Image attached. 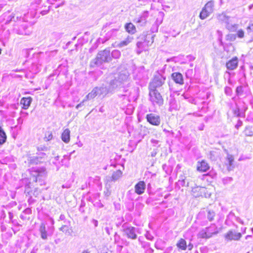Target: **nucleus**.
Listing matches in <instances>:
<instances>
[{
	"label": "nucleus",
	"mask_w": 253,
	"mask_h": 253,
	"mask_svg": "<svg viewBox=\"0 0 253 253\" xmlns=\"http://www.w3.org/2000/svg\"><path fill=\"white\" fill-rule=\"evenodd\" d=\"M111 60L110 51L108 49H105L99 52L95 59L90 62V66L92 67L95 66H99L103 63L109 62Z\"/></svg>",
	"instance_id": "1"
},
{
	"label": "nucleus",
	"mask_w": 253,
	"mask_h": 253,
	"mask_svg": "<svg viewBox=\"0 0 253 253\" xmlns=\"http://www.w3.org/2000/svg\"><path fill=\"white\" fill-rule=\"evenodd\" d=\"M129 74L127 71H123L117 75L115 79L110 82V85L113 89L121 87L128 81Z\"/></svg>",
	"instance_id": "2"
},
{
	"label": "nucleus",
	"mask_w": 253,
	"mask_h": 253,
	"mask_svg": "<svg viewBox=\"0 0 253 253\" xmlns=\"http://www.w3.org/2000/svg\"><path fill=\"white\" fill-rule=\"evenodd\" d=\"M218 232L216 226L214 224H211L210 226L201 230L197 236L199 238L209 239Z\"/></svg>",
	"instance_id": "3"
},
{
	"label": "nucleus",
	"mask_w": 253,
	"mask_h": 253,
	"mask_svg": "<svg viewBox=\"0 0 253 253\" xmlns=\"http://www.w3.org/2000/svg\"><path fill=\"white\" fill-rule=\"evenodd\" d=\"M149 100L153 105L161 106L164 100L161 94L156 89H149Z\"/></svg>",
	"instance_id": "4"
},
{
	"label": "nucleus",
	"mask_w": 253,
	"mask_h": 253,
	"mask_svg": "<svg viewBox=\"0 0 253 253\" xmlns=\"http://www.w3.org/2000/svg\"><path fill=\"white\" fill-rule=\"evenodd\" d=\"M165 80L166 78L161 75L155 76L150 84L149 89H156V88L161 86L164 84Z\"/></svg>",
	"instance_id": "5"
},
{
	"label": "nucleus",
	"mask_w": 253,
	"mask_h": 253,
	"mask_svg": "<svg viewBox=\"0 0 253 253\" xmlns=\"http://www.w3.org/2000/svg\"><path fill=\"white\" fill-rule=\"evenodd\" d=\"M241 237V233L235 231H229L224 235L225 240L227 242L232 240H239Z\"/></svg>",
	"instance_id": "6"
},
{
	"label": "nucleus",
	"mask_w": 253,
	"mask_h": 253,
	"mask_svg": "<svg viewBox=\"0 0 253 253\" xmlns=\"http://www.w3.org/2000/svg\"><path fill=\"white\" fill-rule=\"evenodd\" d=\"M146 118L147 122L152 125L158 126L160 124V117L156 114L153 113L147 114Z\"/></svg>",
	"instance_id": "7"
},
{
	"label": "nucleus",
	"mask_w": 253,
	"mask_h": 253,
	"mask_svg": "<svg viewBox=\"0 0 253 253\" xmlns=\"http://www.w3.org/2000/svg\"><path fill=\"white\" fill-rule=\"evenodd\" d=\"M39 232L40 233L41 238L44 240L47 239L48 236H50L53 234V230L51 232H48L45 227L44 223H42L39 228Z\"/></svg>",
	"instance_id": "8"
},
{
	"label": "nucleus",
	"mask_w": 253,
	"mask_h": 253,
	"mask_svg": "<svg viewBox=\"0 0 253 253\" xmlns=\"http://www.w3.org/2000/svg\"><path fill=\"white\" fill-rule=\"evenodd\" d=\"M177 247L181 250L185 251L187 248L190 251L193 248V244L189 242L188 245H187L186 241L182 238L180 239L176 243Z\"/></svg>",
	"instance_id": "9"
},
{
	"label": "nucleus",
	"mask_w": 253,
	"mask_h": 253,
	"mask_svg": "<svg viewBox=\"0 0 253 253\" xmlns=\"http://www.w3.org/2000/svg\"><path fill=\"white\" fill-rule=\"evenodd\" d=\"M136 229L132 226H129L124 228V232L128 238L135 239L137 238L136 234Z\"/></svg>",
	"instance_id": "10"
},
{
	"label": "nucleus",
	"mask_w": 253,
	"mask_h": 253,
	"mask_svg": "<svg viewBox=\"0 0 253 253\" xmlns=\"http://www.w3.org/2000/svg\"><path fill=\"white\" fill-rule=\"evenodd\" d=\"M206 188L204 187L196 186L192 190L193 195L195 197L205 196Z\"/></svg>",
	"instance_id": "11"
},
{
	"label": "nucleus",
	"mask_w": 253,
	"mask_h": 253,
	"mask_svg": "<svg viewBox=\"0 0 253 253\" xmlns=\"http://www.w3.org/2000/svg\"><path fill=\"white\" fill-rule=\"evenodd\" d=\"M145 187V182L143 181H140L135 185V192L138 195H141L144 192Z\"/></svg>",
	"instance_id": "12"
},
{
	"label": "nucleus",
	"mask_w": 253,
	"mask_h": 253,
	"mask_svg": "<svg viewBox=\"0 0 253 253\" xmlns=\"http://www.w3.org/2000/svg\"><path fill=\"white\" fill-rule=\"evenodd\" d=\"M238 59L237 57H234L226 63V66L229 70H234L238 66Z\"/></svg>",
	"instance_id": "13"
},
{
	"label": "nucleus",
	"mask_w": 253,
	"mask_h": 253,
	"mask_svg": "<svg viewBox=\"0 0 253 253\" xmlns=\"http://www.w3.org/2000/svg\"><path fill=\"white\" fill-rule=\"evenodd\" d=\"M34 175L36 177V181L40 177H44L46 175V169L44 168H37L35 169Z\"/></svg>",
	"instance_id": "14"
},
{
	"label": "nucleus",
	"mask_w": 253,
	"mask_h": 253,
	"mask_svg": "<svg viewBox=\"0 0 253 253\" xmlns=\"http://www.w3.org/2000/svg\"><path fill=\"white\" fill-rule=\"evenodd\" d=\"M224 165L228 170H230L234 168V158L231 155H228L225 158Z\"/></svg>",
	"instance_id": "15"
},
{
	"label": "nucleus",
	"mask_w": 253,
	"mask_h": 253,
	"mask_svg": "<svg viewBox=\"0 0 253 253\" xmlns=\"http://www.w3.org/2000/svg\"><path fill=\"white\" fill-rule=\"evenodd\" d=\"M154 35L149 34L142 35V39L144 40V43L146 46H149L154 42Z\"/></svg>",
	"instance_id": "16"
},
{
	"label": "nucleus",
	"mask_w": 253,
	"mask_h": 253,
	"mask_svg": "<svg viewBox=\"0 0 253 253\" xmlns=\"http://www.w3.org/2000/svg\"><path fill=\"white\" fill-rule=\"evenodd\" d=\"M149 16V12L148 11H144L141 16L138 18L136 22L139 23L141 26L145 25L147 22V19Z\"/></svg>",
	"instance_id": "17"
},
{
	"label": "nucleus",
	"mask_w": 253,
	"mask_h": 253,
	"mask_svg": "<svg viewBox=\"0 0 253 253\" xmlns=\"http://www.w3.org/2000/svg\"><path fill=\"white\" fill-rule=\"evenodd\" d=\"M171 77L175 83L181 85L183 84V78L181 74L177 72L173 73L171 75Z\"/></svg>",
	"instance_id": "18"
},
{
	"label": "nucleus",
	"mask_w": 253,
	"mask_h": 253,
	"mask_svg": "<svg viewBox=\"0 0 253 253\" xmlns=\"http://www.w3.org/2000/svg\"><path fill=\"white\" fill-rule=\"evenodd\" d=\"M197 169L199 171L205 172L209 169V166L206 161H202L201 162L198 163Z\"/></svg>",
	"instance_id": "19"
},
{
	"label": "nucleus",
	"mask_w": 253,
	"mask_h": 253,
	"mask_svg": "<svg viewBox=\"0 0 253 253\" xmlns=\"http://www.w3.org/2000/svg\"><path fill=\"white\" fill-rule=\"evenodd\" d=\"M32 101V98L31 97H23L20 101V104L23 105L22 108L27 109L30 106Z\"/></svg>",
	"instance_id": "20"
},
{
	"label": "nucleus",
	"mask_w": 253,
	"mask_h": 253,
	"mask_svg": "<svg viewBox=\"0 0 253 253\" xmlns=\"http://www.w3.org/2000/svg\"><path fill=\"white\" fill-rule=\"evenodd\" d=\"M45 154L43 153H41L39 154L38 156H34L31 157L30 160V162L32 164H38V163L42 162V159Z\"/></svg>",
	"instance_id": "21"
},
{
	"label": "nucleus",
	"mask_w": 253,
	"mask_h": 253,
	"mask_svg": "<svg viewBox=\"0 0 253 253\" xmlns=\"http://www.w3.org/2000/svg\"><path fill=\"white\" fill-rule=\"evenodd\" d=\"M114 89L110 85L109 88H108L106 87H97V91L98 95L105 96L109 92L112 91Z\"/></svg>",
	"instance_id": "22"
},
{
	"label": "nucleus",
	"mask_w": 253,
	"mask_h": 253,
	"mask_svg": "<svg viewBox=\"0 0 253 253\" xmlns=\"http://www.w3.org/2000/svg\"><path fill=\"white\" fill-rule=\"evenodd\" d=\"M132 40V38L128 37L125 40H124L119 43L115 42V45L114 46H115L116 47H119V48L123 47L124 46L127 45L130 42H131Z\"/></svg>",
	"instance_id": "23"
},
{
	"label": "nucleus",
	"mask_w": 253,
	"mask_h": 253,
	"mask_svg": "<svg viewBox=\"0 0 253 253\" xmlns=\"http://www.w3.org/2000/svg\"><path fill=\"white\" fill-rule=\"evenodd\" d=\"M202 213H204L205 215L207 216V218L210 221L212 220L215 216L214 212L213 211L210 210H205L201 211L199 213V215H201Z\"/></svg>",
	"instance_id": "24"
},
{
	"label": "nucleus",
	"mask_w": 253,
	"mask_h": 253,
	"mask_svg": "<svg viewBox=\"0 0 253 253\" xmlns=\"http://www.w3.org/2000/svg\"><path fill=\"white\" fill-rule=\"evenodd\" d=\"M70 131L68 128L65 129L62 133L61 139L63 141L68 143L70 139Z\"/></svg>",
	"instance_id": "25"
},
{
	"label": "nucleus",
	"mask_w": 253,
	"mask_h": 253,
	"mask_svg": "<svg viewBox=\"0 0 253 253\" xmlns=\"http://www.w3.org/2000/svg\"><path fill=\"white\" fill-rule=\"evenodd\" d=\"M97 95H98L97 87L93 88V90L85 96L84 99V101H86L87 100L93 99Z\"/></svg>",
	"instance_id": "26"
},
{
	"label": "nucleus",
	"mask_w": 253,
	"mask_h": 253,
	"mask_svg": "<svg viewBox=\"0 0 253 253\" xmlns=\"http://www.w3.org/2000/svg\"><path fill=\"white\" fill-rule=\"evenodd\" d=\"M125 27L126 30L130 34H133L136 31L135 27L131 23L126 24Z\"/></svg>",
	"instance_id": "27"
},
{
	"label": "nucleus",
	"mask_w": 253,
	"mask_h": 253,
	"mask_svg": "<svg viewBox=\"0 0 253 253\" xmlns=\"http://www.w3.org/2000/svg\"><path fill=\"white\" fill-rule=\"evenodd\" d=\"M214 2L213 1L208 2L203 7L206 9L209 13H212L213 11Z\"/></svg>",
	"instance_id": "28"
},
{
	"label": "nucleus",
	"mask_w": 253,
	"mask_h": 253,
	"mask_svg": "<svg viewBox=\"0 0 253 253\" xmlns=\"http://www.w3.org/2000/svg\"><path fill=\"white\" fill-rule=\"evenodd\" d=\"M122 175V172L120 170H118L113 172L112 176L110 177L112 181H115L119 179Z\"/></svg>",
	"instance_id": "29"
},
{
	"label": "nucleus",
	"mask_w": 253,
	"mask_h": 253,
	"mask_svg": "<svg viewBox=\"0 0 253 253\" xmlns=\"http://www.w3.org/2000/svg\"><path fill=\"white\" fill-rule=\"evenodd\" d=\"M211 14V13H209L206 9L203 8L200 13L199 17L200 19L204 20L207 18Z\"/></svg>",
	"instance_id": "30"
},
{
	"label": "nucleus",
	"mask_w": 253,
	"mask_h": 253,
	"mask_svg": "<svg viewBox=\"0 0 253 253\" xmlns=\"http://www.w3.org/2000/svg\"><path fill=\"white\" fill-rule=\"evenodd\" d=\"M6 139V136L2 129V128L0 126V144H2L4 143Z\"/></svg>",
	"instance_id": "31"
},
{
	"label": "nucleus",
	"mask_w": 253,
	"mask_h": 253,
	"mask_svg": "<svg viewBox=\"0 0 253 253\" xmlns=\"http://www.w3.org/2000/svg\"><path fill=\"white\" fill-rule=\"evenodd\" d=\"M121 26H118L116 28H113L109 31L108 33L110 36L113 37L117 35V32L119 31Z\"/></svg>",
	"instance_id": "32"
},
{
	"label": "nucleus",
	"mask_w": 253,
	"mask_h": 253,
	"mask_svg": "<svg viewBox=\"0 0 253 253\" xmlns=\"http://www.w3.org/2000/svg\"><path fill=\"white\" fill-rule=\"evenodd\" d=\"M222 21L226 24H229L231 22V16L227 15L226 13H224L222 18Z\"/></svg>",
	"instance_id": "33"
},
{
	"label": "nucleus",
	"mask_w": 253,
	"mask_h": 253,
	"mask_svg": "<svg viewBox=\"0 0 253 253\" xmlns=\"http://www.w3.org/2000/svg\"><path fill=\"white\" fill-rule=\"evenodd\" d=\"M112 57L115 59H118L121 56V52L117 49L114 50L111 53Z\"/></svg>",
	"instance_id": "34"
},
{
	"label": "nucleus",
	"mask_w": 253,
	"mask_h": 253,
	"mask_svg": "<svg viewBox=\"0 0 253 253\" xmlns=\"http://www.w3.org/2000/svg\"><path fill=\"white\" fill-rule=\"evenodd\" d=\"M60 230L62 231L63 232L65 233L66 234L69 235L70 232L69 231V228L66 225H63L60 228Z\"/></svg>",
	"instance_id": "35"
},
{
	"label": "nucleus",
	"mask_w": 253,
	"mask_h": 253,
	"mask_svg": "<svg viewBox=\"0 0 253 253\" xmlns=\"http://www.w3.org/2000/svg\"><path fill=\"white\" fill-rule=\"evenodd\" d=\"M244 35H245V32L242 29H240V30H238L237 31V36L239 38H244Z\"/></svg>",
	"instance_id": "36"
},
{
	"label": "nucleus",
	"mask_w": 253,
	"mask_h": 253,
	"mask_svg": "<svg viewBox=\"0 0 253 253\" xmlns=\"http://www.w3.org/2000/svg\"><path fill=\"white\" fill-rule=\"evenodd\" d=\"M58 159H59V156H56L54 158V161H52V163L53 164H54L57 167V169H59L60 166V165H59V162H57V161H58Z\"/></svg>",
	"instance_id": "37"
},
{
	"label": "nucleus",
	"mask_w": 253,
	"mask_h": 253,
	"mask_svg": "<svg viewBox=\"0 0 253 253\" xmlns=\"http://www.w3.org/2000/svg\"><path fill=\"white\" fill-rule=\"evenodd\" d=\"M233 114L235 116L240 117L241 116L242 113L238 108H236L234 110Z\"/></svg>",
	"instance_id": "38"
},
{
	"label": "nucleus",
	"mask_w": 253,
	"mask_h": 253,
	"mask_svg": "<svg viewBox=\"0 0 253 253\" xmlns=\"http://www.w3.org/2000/svg\"><path fill=\"white\" fill-rule=\"evenodd\" d=\"M144 42L139 41L137 42V46L139 48H144Z\"/></svg>",
	"instance_id": "39"
},
{
	"label": "nucleus",
	"mask_w": 253,
	"mask_h": 253,
	"mask_svg": "<svg viewBox=\"0 0 253 253\" xmlns=\"http://www.w3.org/2000/svg\"><path fill=\"white\" fill-rule=\"evenodd\" d=\"M46 140L49 141L52 138V134L51 133H48V136H45Z\"/></svg>",
	"instance_id": "40"
},
{
	"label": "nucleus",
	"mask_w": 253,
	"mask_h": 253,
	"mask_svg": "<svg viewBox=\"0 0 253 253\" xmlns=\"http://www.w3.org/2000/svg\"><path fill=\"white\" fill-rule=\"evenodd\" d=\"M85 101H84V100H83V101L82 102H81L80 103H79V104H78L77 106H76V109H79V108L82 107L83 105H84V102Z\"/></svg>",
	"instance_id": "41"
},
{
	"label": "nucleus",
	"mask_w": 253,
	"mask_h": 253,
	"mask_svg": "<svg viewBox=\"0 0 253 253\" xmlns=\"http://www.w3.org/2000/svg\"><path fill=\"white\" fill-rule=\"evenodd\" d=\"M237 92L238 93H242L243 92V88L242 86H239L237 88Z\"/></svg>",
	"instance_id": "42"
},
{
	"label": "nucleus",
	"mask_w": 253,
	"mask_h": 253,
	"mask_svg": "<svg viewBox=\"0 0 253 253\" xmlns=\"http://www.w3.org/2000/svg\"><path fill=\"white\" fill-rule=\"evenodd\" d=\"M252 27L253 28V24H252L250 25L249 26H248L247 28V29L248 30H251Z\"/></svg>",
	"instance_id": "43"
},
{
	"label": "nucleus",
	"mask_w": 253,
	"mask_h": 253,
	"mask_svg": "<svg viewBox=\"0 0 253 253\" xmlns=\"http://www.w3.org/2000/svg\"><path fill=\"white\" fill-rule=\"evenodd\" d=\"M189 101H190V102H191V103H195L194 102V99H193V98H191V99L189 100Z\"/></svg>",
	"instance_id": "44"
},
{
	"label": "nucleus",
	"mask_w": 253,
	"mask_h": 253,
	"mask_svg": "<svg viewBox=\"0 0 253 253\" xmlns=\"http://www.w3.org/2000/svg\"><path fill=\"white\" fill-rule=\"evenodd\" d=\"M62 187H63V188H70V186H65L64 185H62Z\"/></svg>",
	"instance_id": "45"
},
{
	"label": "nucleus",
	"mask_w": 253,
	"mask_h": 253,
	"mask_svg": "<svg viewBox=\"0 0 253 253\" xmlns=\"http://www.w3.org/2000/svg\"><path fill=\"white\" fill-rule=\"evenodd\" d=\"M64 217V216L63 215H61L60 216V218L61 220L63 219Z\"/></svg>",
	"instance_id": "46"
},
{
	"label": "nucleus",
	"mask_w": 253,
	"mask_h": 253,
	"mask_svg": "<svg viewBox=\"0 0 253 253\" xmlns=\"http://www.w3.org/2000/svg\"><path fill=\"white\" fill-rule=\"evenodd\" d=\"M105 230L106 231V232L109 234V230H108V228H105Z\"/></svg>",
	"instance_id": "47"
},
{
	"label": "nucleus",
	"mask_w": 253,
	"mask_h": 253,
	"mask_svg": "<svg viewBox=\"0 0 253 253\" xmlns=\"http://www.w3.org/2000/svg\"><path fill=\"white\" fill-rule=\"evenodd\" d=\"M82 253H89V252L85 250V251H83Z\"/></svg>",
	"instance_id": "48"
},
{
	"label": "nucleus",
	"mask_w": 253,
	"mask_h": 253,
	"mask_svg": "<svg viewBox=\"0 0 253 253\" xmlns=\"http://www.w3.org/2000/svg\"><path fill=\"white\" fill-rule=\"evenodd\" d=\"M159 14L161 15V16H163V15L164 14V13L163 12H159Z\"/></svg>",
	"instance_id": "49"
},
{
	"label": "nucleus",
	"mask_w": 253,
	"mask_h": 253,
	"mask_svg": "<svg viewBox=\"0 0 253 253\" xmlns=\"http://www.w3.org/2000/svg\"><path fill=\"white\" fill-rule=\"evenodd\" d=\"M164 131H166V132H167V129H164Z\"/></svg>",
	"instance_id": "50"
},
{
	"label": "nucleus",
	"mask_w": 253,
	"mask_h": 253,
	"mask_svg": "<svg viewBox=\"0 0 253 253\" xmlns=\"http://www.w3.org/2000/svg\"><path fill=\"white\" fill-rule=\"evenodd\" d=\"M1 53V49L0 48V54Z\"/></svg>",
	"instance_id": "51"
},
{
	"label": "nucleus",
	"mask_w": 253,
	"mask_h": 253,
	"mask_svg": "<svg viewBox=\"0 0 253 253\" xmlns=\"http://www.w3.org/2000/svg\"><path fill=\"white\" fill-rule=\"evenodd\" d=\"M96 223H95V226H97V221H95Z\"/></svg>",
	"instance_id": "52"
},
{
	"label": "nucleus",
	"mask_w": 253,
	"mask_h": 253,
	"mask_svg": "<svg viewBox=\"0 0 253 253\" xmlns=\"http://www.w3.org/2000/svg\"><path fill=\"white\" fill-rule=\"evenodd\" d=\"M96 223H95V226H97V221H95Z\"/></svg>",
	"instance_id": "53"
},
{
	"label": "nucleus",
	"mask_w": 253,
	"mask_h": 253,
	"mask_svg": "<svg viewBox=\"0 0 253 253\" xmlns=\"http://www.w3.org/2000/svg\"><path fill=\"white\" fill-rule=\"evenodd\" d=\"M241 124H242V123H241V122H240V124L238 125V126H241Z\"/></svg>",
	"instance_id": "54"
},
{
	"label": "nucleus",
	"mask_w": 253,
	"mask_h": 253,
	"mask_svg": "<svg viewBox=\"0 0 253 253\" xmlns=\"http://www.w3.org/2000/svg\"><path fill=\"white\" fill-rule=\"evenodd\" d=\"M189 72H192V70H189Z\"/></svg>",
	"instance_id": "55"
},
{
	"label": "nucleus",
	"mask_w": 253,
	"mask_h": 253,
	"mask_svg": "<svg viewBox=\"0 0 253 253\" xmlns=\"http://www.w3.org/2000/svg\"><path fill=\"white\" fill-rule=\"evenodd\" d=\"M102 109H100V111L102 112Z\"/></svg>",
	"instance_id": "56"
},
{
	"label": "nucleus",
	"mask_w": 253,
	"mask_h": 253,
	"mask_svg": "<svg viewBox=\"0 0 253 253\" xmlns=\"http://www.w3.org/2000/svg\"><path fill=\"white\" fill-rule=\"evenodd\" d=\"M102 109H100V111L102 112Z\"/></svg>",
	"instance_id": "57"
},
{
	"label": "nucleus",
	"mask_w": 253,
	"mask_h": 253,
	"mask_svg": "<svg viewBox=\"0 0 253 253\" xmlns=\"http://www.w3.org/2000/svg\"><path fill=\"white\" fill-rule=\"evenodd\" d=\"M252 229V231H253V228Z\"/></svg>",
	"instance_id": "58"
}]
</instances>
